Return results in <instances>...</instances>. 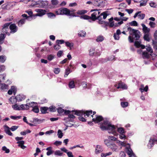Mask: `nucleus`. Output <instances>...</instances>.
I'll return each mask as SVG.
<instances>
[{
  "label": "nucleus",
  "instance_id": "20e7f679",
  "mask_svg": "<svg viewBox=\"0 0 157 157\" xmlns=\"http://www.w3.org/2000/svg\"><path fill=\"white\" fill-rule=\"evenodd\" d=\"M127 29L129 31L131 35L132 34L134 36V38L136 40H138L140 37V32L138 30L132 29L129 27Z\"/></svg>",
  "mask_w": 157,
  "mask_h": 157
},
{
  "label": "nucleus",
  "instance_id": "39448f33",
  "mask_svg": "<svg viewBox=\"0 0 157 157\" xmlns=\"http://www.w3.org/2000/svg\"><path fill=\"white\" fill-rule=\"evenodd\" d=\"M74 112H75L74 113V114L80 116L79 117V119L80 121H86V119L82 117L83 115H84L85 117V112L82 111L78 110H76Z\"/></svg>",
  "mask_w": 157,
  "mask_h": 157
},
{
  "label": "nucleus",
  "instance_id": "0eeeda50",
  "mask_svg": "<svg viewBox=\"0 0 157 157\" xmlns=\"http://www.w3.org/2000/svg\"><path fill=\"white\" fill-rule=\"evenodd\" d=\"M48 2L47 1L39 0L35 2V5H38L40 7L44 8L47 6Z\"/></svg>",
  "mask_w": 157,
  "mask_h": 157
},
{
  "label": "nucleus",
  "instance_id": "5701e85b",
  "mask_svg": "<svg viewBox=\"0 0 157 157\" xmlns=\"http://www.w3.org/2000/svg\"><path fill=\"white\" fill-rule=\"evenodd\" d=\"M48 109V108L46 107H41L40 110L42 113L45 114L47 113V111Z\"/></svg>",
  "mask_w": 157,
  "mask_h": 157
},
{
  "label": "nucleus",
  "instance_id": "7ed1b4c3",
  "mask_svg": "<svg viewBox=\"0 0 157 157\" xmlns=\"http://www.w3.org/2000/svg\"><path fill=\"white\" fill-rule=\"evenodd\" d=\"M71 11L68 9L64 7H62L55 11L57 15H65L72 17H76L73 13H71Z\"/></svg>",
  "mask_w": 157,
  "mask_h": 157
},
{
  "label": "nucleus",
  "instance_id": "5fc2aeb1",
  "mask_svg": "<svg viewBox=\"0 0 157 157\" xmlns=\"http://www.w3.org/2000/svg\"><path fill=\"white\" fill-rule=\"evenodd\" d=\"M6 77V75H4L0 74V83L2 81L5 80V78Z\"/></svg>",
  "mask_w": 157,
  "mask_h": 157
},
{
  "label": "nucleus",
  "instance_id": "6e6552de",
  "mask_svg": "<svg viewBox=\"0 0 157 157\" xmlns=\"http://www.w3.org/2000/svg\"><path fill=\"white\" fill-rule=\"evenodd\" d=\"M36 12L37 13L35 16L41 17L46 14L47 11L45 10L41 9H36L35 10Z\"/></svg>",
  "mask_w": 157,
  "mask_h": 157
},
{
  "label": "nucleus",
  "instance_id": "680f3d73",
  "mask_svg": "<svg viewBox=\"0 0 157 157\" xmlns=\"http://www.w3.org/2000/svg\"><path fill=\"white\" fill-rule=\"evenodd\" d=\"M70 73V70L69 68H67L65 70V74L64 75V77H66L67 76V75H69V73Z\"/></svg>",
  "mask_w": 157,
  "mask_h": 157
},
{
  "label": "nucleus",
  "instance_id": "412c9836",
  "mask_svg": "<svg viewBox=\"0 0 157 157\" xmlns=\"http://www.w3.org/2000/svg\"><path fill=\"white\" fill-rule=\"evenodd\" d=\"M6 37V34L1 33L0 35V44H2L4 42V40Z\"/></svg>",
  "mask_w": 157,
  "mask_h": 157
},
{
  "label": "nucleus",
  "instance_id": "bb28decb",
  "mask_svg": "<svg viewBox=\"0 0 157 157\" xmlns=\"http://www.w3.org/2000/svg\"><path fill=\"white\" fill-rule=\"evenodd\" d=\"M101 19H102L101 17L100 18L99 20V22H98L99 24H100L105 25V27L106 26H107L108 25V24H109L108 22H105L103 21H102Z\"/></svg>",
  "mask_w": 157,
  "mask_h": 157
},
{
  "label": "nucleus",
  "instance_id": "423d86ee",
  "mask_svg": "<svg viewBox=\"0 0 157 157\" xmlns=\"http://www.w3.org/2000/svg\"><path fill=\"white\" fill-rule=\"evenodd\" d=\"M108 141L107 140H105L104 141L105 143L107 146L110 148L112 151H117L118 147L115 144H110L109 142H107Z\"/></svg>",
  "mask_w": 157,
  "mask_h": 157
},
{
  "label": "nucleus",
  "instance_id": "393cba45",
  "mask_svg": "<svg viewBox=\"0 0 157 157\" xmlns=\"http://www.w3.org/2000/svg\"><path fill=\"white\" fill-rule=\"evenodd\" d=\"M104 40V37L101 35H100L98 36L97 39H96V41L97 42H101L102 41Z\"/></svg>",
  "mask_w": 157,
  "mask_h": 157
},
{
  "label": "nucleus",
  "instance_id": "8fccbe9b",
  "mask_svg": "<svg viewBox=\"0 0 157 157\" xmlns=\"http://www.w3.org/2000/svg\"><path fill=\"white\" fill-rule=\"evenodd\" d=\"M2 149L3 151H5V152L6 153H9L10 151L9 149L5 146L2 147Z\"/></svg>",
  "mask_w": 157,
  "mask_h": 157
},
{
  "label": "nucleus",
  "instance_id": "6ab92c4d",
  "mask_svg": "<svg viewBox=\"0 0 157 157\" xmlns=\"http://www.w3.org/2000/svg\"><path fill=\"white\" fill-rule=\"evenodd\" d=\"M141 87L139 89L140 90L142 93L144 91L147 92L148 90V87L147 86H146L144 88V85H141Z\"/></svg>",
  "mask_w": 157,
  "mask_h": 157
},
{
  "label": "nucleus",
  "instance_id": "13d9d810",
  "mask_svg": "<svg viewBox=\"0 0 157 157\" xmlns=\"http://www.w3.org/2000/svg\"><path fill=\"white\" fill-rule=\"evenodd\" d=\"M149 24L150 27L152 28H154L155 26V23L153 22L150 21Z\"/></svg>",
  "mask_w": 157,
  "mask_h": 157
},
{
  "label": "nucleus",
  "instance_id": "69168bd1",
  "mask_svg": "<svg viewBox=\"0 0 157 157\" xmlns=\"http://www.w3.org/2000/svg\"><path fill=\"white\" fill-rule=\"evenodd\" d=\"M18 127V126H13L10 128V129L12 131H14L16 130Z\"/></svg>",
  "mask_w": 157,
  "mask_h": 157
},
{
  "label": "nucleus",
  "instance_id": "79ce46f5",
  "mask_svg": "<svg viewBox=\"0 0 157 157\" xmlns=\"http://www.w3.org/2000/svg\"><path fill=\"white\" fill-rule=\"evenodd\" d=\"M57 135L58 136V137L59 138H61L63 136V133L61 131L60 129L58 130Z\"/></svg>",
  "mask_w": 157,
  "mask_h": 157
},
{
  "label": "nucleus",
  "instance_id": "e2e57ef3",
  "mask_svg": "<svg viewBox=\"0 0 157 157\" xmlns=\"http://www.w3.org/2000/svg\"><path fill=\"white\" fill-rule=\"evenodd\" d=\"M51 3L53 5H56L58 3V1L57 0H52Z\"/></svg>",
  "mask_w": 157,
  "mask_h": 157
},
{
  "label": "nucleus",
  "instance_id": "b1692460",
  "mask_svg": "<svg viewBox=\"0 0 157 157\" xmlns=\"http://www.w3.org/2000/svg\"><path fill=\"white\" fill-rule=\"evenodd\" d=\"M101 3L100 0H95L93 3V5L95 6L99 7L101 6Z\"/></svg>",
  "mask_w": 157,
  "mask_h": 157
},
{
  "label": "nucleus",
  "instance_id": "052dcab7",
  "mask_svg": "<svg viewBox=\"0 0 157 157\" xmlns=\"http://www.w3.org/2000/svg\"><path fill=\"white\" fill-rule=\"evenodd\" d=\"M150 6L152 7L155 8L156 6V4L153 2H151L150 4Z\"/></svg>",
  "mask_w": 157,
  "mask_h": 157
},
{
  "label": "nucleus",
  "instance_id": "bf43d9fd",
  "mask_svg": "<svg viewBox=\"0 0 157 157\" xmlns=\"http://www.w3.org/2000/svg\"><path fill=\"white\" fill-rule=\"evenodd\" d=\"M10 89L13 91V92L14 93V95H15L16 93L17 90L16 87L14 86H11Z\"/></svg>",
  "mask_w": 157,
  "mask_h": 157
},
{
  "label": "nucleus",
  "instance_id": "1a4fd4ad",
  "mask_svg": "<svg viewBox=\"0 0 157 157\" xmlns=\"http://www.w3.org/2000/svg\"><path fill=\"white\" fill-rule=\"evenodd\" d=\"M9 27L11 30L10 33H14L17 31V27L15 24H11Z\"/></svg>",
  "mask_w": 157,
  "mask_h": 157
},
{
  "label": "nucleus",
  "instance_id": "a19ab883",
  "mask_svg": "<svg viewBox=\"0 0 157 157\" xmlns=\"http://www.w3.org/2000/svg\"><path fill=\"white\" fill-rule=\"evenodd\" d=\"M25 19H22L20 20L18 22V25L19 26H21L22 25L24 24Z\"/></svg>",
  "mask_w": 157,
  "mask_h": 157
},
{
  "label": "nucleus",
  "instance_id": "4c0bfd02",
  "mask_svg": "<svg viewBox=\"0 0 157 157\" xmlns=\"http://www.w3.org/2000/svg\"><path fill=\"white\" fill-rule=\"evenodd\" d=\"M86 33L83 31H80L78 33V35L79 36H81V37L85 36L86 35Z\"/></svg>",
  "mask_w": 157,
  "mask_h": 157
},
{
  "label": "nucleus",
  "instance_id": "4468645a",
  "mask_svg": "<svg viewBox=\"0 0 157 157\" xmlns=\"http://www.w3.org/2000/svg\"><path fill=\"white\" fill-rule=\"evenodd\" d=\"M123 22L122 21L115 23H114V21H113L110 23L109 26L111 27H113L114 26L115 27L118 26L123 24Z\"/></svg>",
  "mask_w": 157,
  "mask_h": 157
},
{
  "label": "nucleus",
  "instance_id": "cd10ccee",
  "mask_svg": "<svg viewBox=\"0 0 157 157\" xmlns=\"http://www.w3.org/2000/svg\"><path fill=\"white\" fill-rule=\"evenodd\" d=\"M144 40L147 41H150V38L149 33L144 34Z\"/></svg>",
  "mask_w": 157,
  "mask_h": 157
},
{
  "label": "nucleus",
  "instance_id": "c756f323",
  "mask_svg": "<svg viewBox=\"0 0 157 157\" xmlns=\"http://www.w3.org/2000/svg\"><path fill=\"white\" fill-rule=\"evenodd\" d=\"M148 0H143L140 2V6H145Z\"/></svg>",
  "mask_w": 157,
  "mask_h": 157
},
{
  "label": "nucleus",
  "instance_id": "4d7b16f0",
  "mask_svg": "<svg viewBox=\"0 0 157 157\" xmlns=\"http://www.w3.org/2000/svg\"><path fill=\"white\" fill-rule=\"evenodd\" d=\"M92 113V111L91 110H89V111H86V113H85V114L86 113V116H87V117H88Z\"/></svg>",
  "mask_w": 157,
  "mask_h": 157
},
{
  "label": "nucleus",
  "instance_id": "37998d69",
  "mask_svg": "<svg viewBox=\"0 0 157 157\" xmlns=\"http://www.w3.org/2000/svg\"><path fill=\"white\" fill-rule=\"evenodd\" d=\"M140 41H136L134 43L135 46L137 48H139L141 46V44Z\"/></svg>",
  "mask_w": 157,
  "mask_h": 157
},
{
  "label": "nucleus",
  "instance_id": "0e129e2a",
  "mask_svg": "<svg viewBox=\"0 0 157 157\" xmlns=\"http://www.w3.org/2000/svg\"><path fill=\"white\" fill-rule=\"evenodd\" d=\"M62 142L61 141H56L54 143V144L56 146H58V145H61Z\"/></svg>",
  "mask_w": 157,
  "mask_h": 157
},
{
  "label": "nucleus",
  "instance_id": "f3484780",
  "mask_svg": "<svg viewBox=\"0 0 157 157\" xmlns=\"http://www.w3.org/2000/svg\"><path fill=\"white\" fill-rule=\"evenodd\" d=\"M25 98V97L22 95H19L15 97V98L16 100L19 101H21L24 100Z\"/></svg>",
  "mask_w": 157,
  "mask_h": 157
},
{
  "label": "nucleus",
  "instance_id": "774afa93",
  "mask_svg": "<svg viewBox=\"0 0 157 157\" xmlns=\"http://www.w3.org/2000/svg\"><path fill=\"white\" fill-rule=\"evenodd\" d=\"M10 23H8L5 24L3 25V28L7 29L8 30V27L10 25Z\"/></svg>",
  "mask_w": 157,
  "mask_h": 157
},
{
  "label": "nucleus",
  "instance_id": "3c124183",
  "mask_svg": "<svg viewBox=\"0 0 157 157\" xmlns=\"http://www.w3.org/2000/svg\"><path fill=\"white\" fill-rule=\"evenodd\" d=\"M47 14L48 17L49 18H51L52 17H56V15L53 13L51 12L47 13Z\"/></svg>",
  "mask_w": 157,
  "mask_h": 157
},
{
  "label": "nucleus",
  "instance_id": "c9c22d12",
  "mask_svg": "<svg viewBox=\"0 0 157 157\" xmlns=\"http://www.w3.org/2000/svg\"><path fill=\"white\" fill-rule=\"evenodd\" d=\"M55 57V56L53 55L50 54L48 55L47 56V59L50 61H51L53 60Z\"/></svg>",
  "mask_w": 157,
  "mask_h": 157
},
{
  "label": "nucleus",
  "instance_id": "f8f14e48",
  "mask_svg": "<svg viewBox=\"0 0 157 157\" xmlns=\"http://www.w3.org/2000/svg\"><path fill=\"white\" fill-rule=\"evenodd\" d=\"M141 25L142 27V30L144 34L149 33L150 31V29L148 28L146 25L144 24H142Z\"/></svg>",
  "mask_w": 157,
  "mask_h": 157
},
{
  "label": "nucleus",
  "instance_id": "dca6fc26",
  "mask_svg": "<svg viewBox=\"0 0 157 157\" xmlns=\"http://www.w3.org/2000/svg\"><path fill=\"white\" fill-rule=\"evenodd\" d=\"M126 152L129 156L131 155L134 153L132 149L130 147L129 145H128V146H126Z\"/></svg>",
  "mask_w": 157,
  "mask_h": 157
},
{
  "label": "nucleus",
  "instance_id": "a878e982",
  "mask_svg": "<svg viewBox=\"0 0 157 157\" xmlns=\"http://www.w3.org/2000/svg\"><path fill=\"white\" fill-rule=\"evenodd\" d=\"M6 59V57L4 55L0 56V62L4 63Z\"/></svg>",
  "mask_w": 157,
  "mask_h": 157
},
{
  "label": "nucleus",
  "instance_id": "2eb2a0df",
  "mask_svg": "<svg viewBox=\"0 0 157 157\" xmlns=\"http://www.w3.org/2000/svg\"><path fill=\"white\" fill-rule=\"evenodd\" d=\"M157 141V140L155 139H150L147 144V146L149 148H151L153 146L154 143Z\"/></svg>",
  "mask_w": 157,
  "mask_h": 157
},
{
  "label": "nucleus",
  "instance_id": "6e6d98bb",
  "mask_svg": "<svg viewBox=\"0 0 157 157\" xmlns=\"http://www.w3.org/2000/svg\"><path fill=\"white\" fill-rule=\"evenodd\" d=\"M120 157H125L126 154L125 152L124 151H121L119 154Z\"/></svg>",
  "mask_w": 157,
  "mask_h": 157
},
{
  "label": "nucleus",
  "instance_id": "a211bd4d",
  "mask_svg": "<svg viewBox=\"0 0 157 157\" xmlns=\"http://www.w3.org/2000/svg\"><path fill=\"white\" fill-rule=\"evenodd\" d=\"M121 88L123 89H127V86L124 83H120L118 84V86L117 87V89Z\"/></svg>",
  "mask_w": 157,
  "mask_h": 157
},
{
  "label": "nucleus",
  "instance_id": "c85d7f7f",
  "mask_svg": "<svg viewBox=\"0 0 157 157\" xmlns=\"http://www.w3.org/2000/svg\"><path fill=\"white\" fill-rule=\"evenodd\" d=\"M48 108V109H49V111L51 112H54L56 111L57 110V108H56L55 106L53 105L51 106Z\"/></svg>",
  "mask_w": 157,
  "mask_h": 157
},
{
  "label": "nucleus",
  "instance_id": "ea45409f",
  "mask_svg": "<svg viewBox=\"0 0 157 157\" xmlns=\"http://www.w3.org/2000/svg\"><path fill=\"white\" fill-rule=\"evenodd\" d=\"M138 18L139 19H140L141 20H143L144 18L145 17V14L144 13H138Z\"/></svg>",
  "mask_w": 157,
  "mask_h": 157
},
{
  "label": "nucleus",
  "instance_id": "f704fd0d",
  "mask_svg": "<svg viewBox=\"0 0 157 157\" xmlns=\"http://www.w3.org/2000/svg\"><path fill=\"white\" fill-rule=\"evenodd\" d=\"M32 111L35 113H37L39 112V109L37 106H35L33 108Z\"/></svg>",
  "mask_w": 157,
  "mask_h": 157
},
{
  "label": "nucleus",
  "instance_id": "473e14b6",
  "mask_svg": "<svg viewBox=\"0 0 157 157\" xmlns=\"http://www.w3.org/2000/svg\"><path fill=\"white\" fill-rule=\"evenodd\" d=\"M87 12V11L86 10H78L77 12V13L79 15H82L83 14L85 13H86Z\"/></svg>",
  "mask_w": 157,
  "mask_h": 157
},
{
  "label": "nucleus",
  "instance_id": "ddd939ff",
  "mask_svg": "<svg viewBox=\"0 0 157 157\" xmlns=\"http://www.w3.org/2000/svg\"><path fill=\"white\" fill-rule=\"evenodd\" d=\"M5 132L9 135L12 136L13 134L10 131V128L6 125H5L4 126Z\"/></svg>",
  "mask_w": 157,
  "mask_h": 157
},
{
  "label": "nucleus",
  "instance_id": "864d4df0",
  "mask_svg": "<svg viewBox=\"0 0 157 157\" xmlns=\"http://www.w3.org/2000/svg\"><path fill=\"white\" fill-rule=\"evenodd\" d=\"M17 144H18V146L21 147V146L25 144V142L23 140L18 141L17 142Z\"/></svg>",
  "mask_w": 157,
  "mask_h": 157
},
{
  "label": "nucleus",
  "instance_id": "4be33fe9",
  "mask_svg": "<svg viewBox=\"0 0 157 157\" xmlns=\"http://www.w3.org/2000/svg\"><path fill=\"white\" fill-rule=\"evenodd\" d=\"M20 110H27L29 109L28 105L27 104L23 105L22 104L20 106Z\"/></svg>",
  "mask_w": 157,
  "mask_h": 157
},
{
  "label": "nucleus",
  "instance_id": "49530a36",
  "mask_svg": "<svg viewBox=\"0 0 157 157\" xmlns=\"http://www.w3.org/2000/svg\"><path fill=\"white\" fill-rule=\"evenodd\" d=\"M66 45L67 46L70 48H71L73 46V44L72 43H70L69 42H65Z\"/></svg>",
  "mask_w": 157,
  "mask_h": 157
},
{
  "label": "nucleus",
  "instance_id": "c03bdc74",
  "mask_svg": "<svg viewBox=\"0 0 157 157\" xmlns=\"http://www.w3.org/2000/svg\"><path fill=\"white\" fill-rule=\"evenodd\" d=\"M129 24L131 26H137L138 24L137 22L135 21H133L129 23Z\"/></svg>",
  "mask_w": 157,
  "mask_h": 157
},
{
  "label": "nucleus",
  "instance_id": "58836bf2",
  "mask_svg": "<svg viewBox=\"0 0 157 157\" xmlns=\"http://www.w3.org/2000/svg\"><path fill=\"white\" fill-rule=\"evenodd\" d=\"M12 107L14 110H20V106L17 105V104L12 105Z\"/></svg>",
  "mask_w": 157,
  "mask_h": 157
},
{
  "label": "nucleus",
  "instance_id": "de8ad7c7",
  "mask_svg": "<svg viewBox=\"0 0 157 157\" xmlns=\"http://www.w3.org/2000/svg\"><path fill=\"white\" fill-rule=\"evenodd\" d=\"M128 102H121V105L123 108L127 106L128 105Z\"/></svg>",
  "mask_w": 157,
  "mask_h": 157
},
{
  "label": "nucleus",
  "instance_id": "aec40b11",
  "mask_svg": "<svg viewBox=\"0 0 157 157\" xmlns=\"http://www.w3.org/2000/svg\"><path fill=\"white\" fill-rule=\"evenodd\" d=\"M68 116V117L65 118H64V120H66L67 121H72L71 118L74 119L75 118V116L71 114H69Z\"/></svg>",
  "mask_w": 157,
  "mask_h": 157
},
{
  "label": "nucleus",
  "instance_id": "f03ea898",
  "mask_svg": "<svg viewBox=\"0 0 157 157\" xmlns=\"http://www.w3.org/2000/svg\"><path fill=\"white\" fill-rule=\"evenodd\" d=\"M93 11L95 12L91 14V17H90L88 15H84L81 16L80 17L81 19L86 20L92 19L93 21H95L96 19L99 20L100 18L101 17L100 16H98V15L100 14V12L98 11V10L97 9L91 10L90 11V12Z\"/></svg>",
  "mask_w": 157,
  "mask_h": 157
},
{
  "label": "nucleus",
  "instance_id": "f257e3e1",
  "mask_svg": "<svg viewBox=\"0 0 157 157\" xmlns=\"http://www.w3.org/2000/svg\"><path fill=\"white\" fill-rule=\"evenodd\" d=\"M100 128L102 130H107L109 133H112L115 135L117 134V128L111 124L108 120L104 121L103 124L101 125Z\"/></svg>",
  "mask_w": 157,
  "mask_h": 157
},
{
  "label": "nucleus",
  "instance_id": "72a5a7b5",
  "mask_svg": "<svg viewBox=\"0 0 157 157\" xmlns=\"http://www.w3.org/2000/svg\"><path fill=\"white\" fill-rule=\"evenodd\" d=\"M152 44L153 46V48L154 49L156 50L157 49V41L154 40H152Z\"/></svg>",
  "mask_w": 157,
  "mask_h": 157
},
{
  "label": "nucleus",
  "instance_id": "9b49d317",
  "mask_svg": "<svg viewBox=\"0 0 157 157\" xmlns=\"http://www.w3.org/2000/svg\"><path fill=\"white\" fill-rule=\"evenodd\" d=\"M103 119V117L101 116H96L95 118H94L92 119L93 121L95 123H98L101 121Z\"/></svg>",
  "mask_w": 157,
  "mask_h": 157
},
{
  "label": "nucleus",
  "instance_id": "2f4dec72",
  "mask_svg": "<svg viewBox=\"0 0 157 157\" xmlns=\"http://www.w3.org/2000/svg\"><path fill=\"white\" fill-rule=\"evenodd\" d=\"M95 52V49L94 48H91L89 50V55L93 56L94 55Z\"/></svg>",
  "mask_w": 157,
  "mask_h": 157
},
{
  "label": "nucleus",
  "instance_id": "a18cd8bd",
  "mask_svg": "<svg viewBox=\"0 0 157 157\" xmlns=\"http://www.w3.org/2000/svg\"><path fill=\"white\" fill-rule=\"evenodd\" d=\"M117 130L121 134H123L124 133V129L122 128H117Z\"/></svg>",
  "mask_w": 157,
  "mask_h": 157
},
{
  "label": "nucleus",
  "instance_id": "7c9ffc66",
  "mask_svg": "<svg viewBox=\"0 0 157 157\" xmlns=\"http://www.w3.org/2000/svg\"><path fill=\"white\" fill-rule=\"evenodd\" d=\"M69 86L70 88H73L75 87L74 81H70L69 83Z\"/></svg>",
  "mask_w": 157,
  "mask_h": 157
},
{
  "label": "nucleus",
  "instance_id": "338daca9",
  "mask_svg": "<svg viewBox=\"0 0 157 157\" xmlns=\"http://www.w3.org/2000/svg\"><path fill=\"white\" fill-rule=\"evenodd\" d=\"M100 16H103V18L105 19L106 18L107 15L105 12H104L101 13Z\"/></svg>",
  "mask_w": 157,
  "mask_h": 157
},
{
  "label": "nucleus",
  "instance_id": "9d476101",
  "mask_svg": "<svg viewBox=\"0 0 157 157\" xmlns=\"http://www.w3.org/2000/svg\"><path fill=\"white\" fill-rule=\"evenodd\" d=\"M102 147L99 145H97L95 147V153L96 154H98L103 151Z\"/></svg>",
  "mask_w": 157,
  "mask_h": 157
},
{
  "label": "nucleus",
  "instance_id": "e433bc0d",
  "mask_svg": "<svg viewBox=\"0 0 157 157\" xmlns=\"http://www.w3.org/2000/svg\"><path fill=\"white\" fill-rule=\"evenodd\" d=\"M142 56L144 58H148L149 56V54L147 52H143Z\"/></svg>",
  "mask_w": 157,
  "mask_h": 157
},
{
  "label": "nucleus",
  "instance_id": "603ef678",
  "mask_svg": "<svg viewBox=\"0 0 157 157\" xmlns=\"http://www.w3.org/2000/svg\"><path fill=\"white\" fill-rule=\"evenodd\" d=\"M57 110L58 113H59L61 114L63 112H64V110L61 107L57 108Z\"/></svg>",
  "mask_w": 157,
  "mask_h": 157
},
{
  "label": "nucleus",
  "instance_id": "09e8293b",
  "mask_svg": "<svg viewBox=\"0 0 157 157\" xmlns=\"http://www.w3.org/2000/svg\"><path fill=\"white\" fill-rule=\"evenodd\" d=\"M54 154L55 155L58 156H61L63 154V153L61 152L59 150H57L55 151Z\"/></svg>",
  "mask_w": 157,
  "mask_h": 157
}]
</instances>
